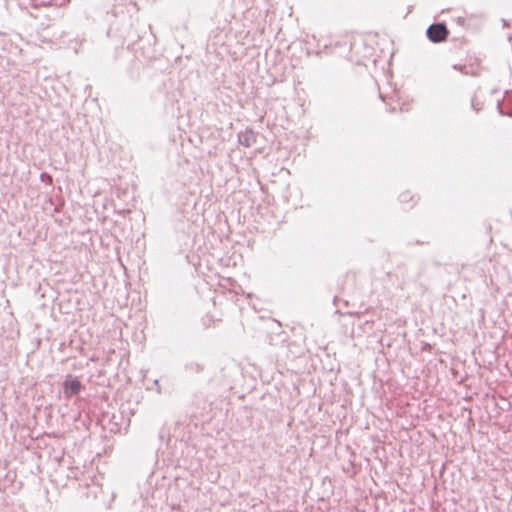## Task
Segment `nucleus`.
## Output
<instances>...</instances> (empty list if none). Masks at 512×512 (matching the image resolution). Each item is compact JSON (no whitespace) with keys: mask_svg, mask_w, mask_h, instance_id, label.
I'll return each instance as SVG.
<instances>
[{"mask_svg":"<svg viewBox=\"0 0 512 512\" xmlns=\"http://www.w3.org/2000/svg\"><path fill=\"white\" fill-rule=\"evenodd\" d=\"M63 387L66 397H71L81 391L82 384L76 377L69 375L66 377Z\"/></svg>","mask_w":512,"mask_h":512,"instance_id":"nucleus-2","label":"nucleus"},{"mask_svg":"<svg viewBox=\"0 0 512 512\" xmlns=\"http://www.w3.org/2000/svg\"><path fill=\"white\" fill-rule=\"evenodd\" d=\"M449 31L444 24H433L427 30V36L432 42H442L448 37Z\"/></svg>","mask_w":512,"mask_h":512,"instance_id":"nucleus-1","label":"nucleus"}]
</instances>
